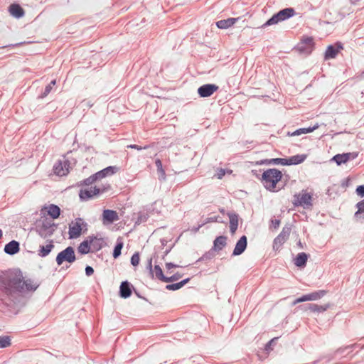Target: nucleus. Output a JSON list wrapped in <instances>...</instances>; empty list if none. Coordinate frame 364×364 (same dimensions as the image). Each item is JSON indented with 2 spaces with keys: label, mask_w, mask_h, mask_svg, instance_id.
<instances>
[{
  "label": "nucleus",
  "mask_w": 364,
  "mask_h": 364,
  "mask_svg": "<svg viewBox=\"0 0 364 364\" xmlns=\"http://www.w3.org/2000/svg\"><path fill=\"white\" fill-rule=\"evenodd\" d=\"M298 245H299L301 248H302V247H303V246H302V244H301V241H299V242H298Z\"/></svg>",
  "instance_id": "56"
},
{
  "label": "nucleus",
  "mask_w": 364,
  "mask_h": 364,
  "mask_svg": "<svg viewBox=\"0 0 364 364\" xmlns=\"http://www.w3.org/2000/svg\"><path fill=\"white\" fill-rule=\"evenodd\" d=\"M88 239L92 240L91 248H92L94 251H99L102 248L104 243L102 238H97L92 235L89 236Z\"/></svg>",
  "instance_id": "29"
},
{
  "label": "nucleus",
  "mask_w": 364,
  "mask_h": 364,
  "mask_svg": "<svg viewBox=\"0 0 364 364\" xmlns=\"http://www.w3.org/2000/svg\"><path fill=\"white\" fill-rule=\"evenodd\" d=\"M127 147L132 148V149H136V144H132V145L127 146Z\"/></svg>",
  "instance_id": "54"
},
{
  "label": "nucleus",
  "mask_w": 364,
  "mask_h": 364,
  "mask_svg": "<svg viewBox=\"0 0 364 364\" xmlns=\"http://www.w3.org/2000/svg\"><path fill=\"white\" fill-rule=\"evenodd\" d=\"M53 248V242L52 240H50L46 245H40L38 255L41 257H45L50 254Z\"/></svg>",
  "instance_id": "23"
},
{
  "label": "nucleus",
  "mask_w": 364,
  "mask_h": 364,
  "mask_svg": "<svg viewBox=\"0 0 364 364\" xmlns=\"http://www.w3.org/2000/svg\"><path fill=\"white\" fill-rule=\"evenodd\" d=\"M261 164H267V165H288L287 159L283 158H275L271 159H266L264 161H262Z\"/></svg>",
  "instance_id": "28"
},
{
  "label": "nucleus",
  "mask_w": 364,
  "mask_h": 364,
  "mask_svg": "<svg viewBox=\"0 0 364 364\" xmlns=\"http://www.w3.org/2000/svg\"><path fill=\"white\" fill-rule=\"evenodd\" d=\"M218 89V86L214 84H205L198 87V93L201 97L211 96Z\"/></svg>",
  "instance_id": "15"
},
{
  "label": "nucleus",
  "mask_w": 364,
  "mask_h": 364,
  "mask_svg": "<svg viewBox=\"0 0 364 364\" xmlns=\"http://www.w3.org/2000/svg\"><path fill=\"white\" fill-rule=\"evenodd\" d=\"M227 244V237L218 236L213 242V249L215 251L221 250Z\"/></svg>",
  "instance_id": "26"
},
{
  "label": "nucleus",
  "mask_w": 364,
  "mask_h": 364,
  "mask_svg": "<svg viewBox=\"0 0 364 364\" xmlns=\"http://www.w3.org/2000/svg\"><path fill=\"white\" fill-rule=\"evenodd\" d=\"M123 247V243L118 242L114 246V248L113 250L112 256L114 259L117 258L121 255V251Z\"/></svg>",
  "instance_id": "39"
},
{
  "label": "nucleus",
  "mask_w": 364,
  "mask_h": 364,
  "mask_svg": "<svg viewBox=\"0 0 364 364\" xmlns=\"http://www.w3.org/2000/svg\"><path fill=\"white\" fill-rule=\"evenodd\" d=\"M306 155L305 154H297L292 156L287 159L288 165H297L300 164L305 161Z\"/></svg>",
  "instance_id": "30"
},
{
  "label": "nucleus",
  "mask_w": 364,
  "mask_h": 364,
  "mask_svg": "<svg viewBox=\"0 0 364 364\" xmlns=\"http://www.w3.org/2000/svg\"><path fill=\"white\" fill-rule=\"evenodd\" d=\"M272 224L274 228H277L279 226L280 220L277 219L272 220Z\"/></svg>",
  "instance_id": "51"
},
{
  "label": "nucleus",
  "mask_w": 364,
  "mask_h": 364,
  "mask_svg": "<svg viewBox=\"0 0 364 364\" xmlns=\"http://www.w3.org/2000/svg\"><path fill=\"white\" fill-rule=\"evenodd\" d=\"M76 260L75 250L73 247L68 246L61 252H60L56 257L55 261L58 266H60L63 262H67L70 264L73 263Z\"/></svg>",
  "instance_id": "6"
},
{
  "label": "nucleus",
  "mask_w": 364,
  "mask_h": 364,
  "mask_svg": "<svg viewBox=\"0 0 364 364\" xmlns=\"http://www.w3.org/2000/svg\"><path fill=\"white\" fill-rule=\"evenodd\" d=\"M148 267L151 277L154 279L159 280L162 282H166L167 276H165L162 269L159 265L156 264L154 268L151 265V259L149 260Z\"/></svg>",
  "instance_id": "11"
},
{
  "label": "nucleus",
  "mask_w": 364,
  "mask_h": 364,
  "mask_svg": "<svg viewBox=\"0 0 364 364\" xmlns=\"http://www.w3.org/2000/svg\"><path fill=\"white\" fill-rule=\"evenodd\" d=\"M131 264L134 267H136V252H135L131 257Z\"/></svg>",
  "instance_id": "50"
},
{
  "label": "nucleus",
  "mask_w": 364,
  "mask_h": 364,
  "mask_svg": "<svg viewBox=\"0 0 364 364\" xmlns=\"http://www.w3.org/2000/svg\"><path fill=\"white\" fill-rule=\"evenodd\" d=\"M181 277H182V274L178 272L173 274V275H171L170 277L167 276L166 283L176 282V281L178 280L179 279H181Z\"/></svg>",
  "instance_id": "43"
},
{
  "label": "nucleus",
  "mask_w": 364,
  "mask_h": 364,
  "mask_svg": "<svg viewBox=\"0 0 364 364\" xmlns=\"http://www.w3.org/2000/svg\"><path fill=\"white\" fill-rule=\"evenodd\" d=\"M190 281V278L185 279L180 282L175 284H170L166 286V289L169 291H176L182 288L185 284H186Z\"/></svg>",
  "instance_id": "33"
},
{
  "label": "nucleus",
  "mask_w": 364,
  "mask_h": 364,
  "mask_svg": "<svg viewBox=\"0 0 364 364\" xmlns=\"http://www.w3.org/2000/svg\"><path fill=\"white\" fill-rule=\"evenodd\" d=\"M356 207L358 210L355 213V217L357 219L364 221V199L358 202L356 204Z\"/></svg>",
  "instance_id": "34"
},
{
  "label": "nucleus",
  "mask_w": 364,
  "mask_h": 364,
  "mask_svg": "<svg viewBox=\"0 0 364 364\" xmlns=\"http://www.w3.org/2000/svg\"><path fill=\"white\" fill-rule=\"evenodd\" d=\"M314 47V39L311 37L304 38L297 46L299 52L309 54L311 53Z\"/></svg>",
  "instance_id": "14"
},
{
  "label": "nucleus",
  "mask_w": 364,
  "mask_h": 364,
  "mask_svg": "<svg viewBox=\"0 0 364 364\" xmlns=\"http://www.w3.org/2000/svg\"><path fill=\"white\" fill-rule=\"evenodd\" d=\"M210 220L215 221V222H221V220H219V217L211 218H210Z\"/></svg>",
  "instance_id": "53"
},
{
  "label": "nucleus",
  "mask_w": 364,
  "mask_h": 364,
  "mask_svg": "<svg viewBox=\"0 0 364 364\" xmlns=\"http://www.w3.org/2000/svg\"><path fill=\"white\" fill-rule=\"evenodd\" d=\"M93 177L95 179V181H97L98 180L105 178V173L102 171V170H101V171L95 173V174H93Z\"/></svg>",
  "instance_id": "45"
},
{
  "label": "nucleus",
  "mask_w": 364,
  "mask_h": 364,
  "mask_svg": "<svg viewBox=\"0 0 364 364\" xmlns=\"http://www.w3.org/2000/svg\"><path fill=\"white\" fill-rule=\"evenodd\" d=\"M155 164H156V166L157 168V171L159 173V178L160 180H164L165 177H166V174H165L164 170L163 169L161 161L159 159H157L156 161Z\"/></svg>",
  "instance_id": "36"
},
{
  "label": "nucleus",
  "mask_w": 364,
  "mask_h": 364,
  "mask_svg": "<svg viewBox=\"0 0 364 364\" xmlns=\"http://www.w3.org/2000/svg\"><path fill=\"white\" fill-rule=\"evenodd\" d=\"M48 209V214L53 219H56L59 218L60 215V208L55 204H50L48 207L46 208Z\"/></svg>",
  "instance_id": "31"
},
{
  "label": "nucleus",
  "mask_w": 364,
  "mask_h": 364,
  "mask_svg": "<svg viewBox=\"0 0 364 364\" xmlns=\"http://www.w3.org/2000/svg\"><path fill=\"white\" fill-rule=\"evenodd\" d=\"M291 232V228L289 226L283 228L279 235L274 240L273 248L274 250H279V247L287 241L289 238Z\"/></svg>",
  "instance_id": "9"
},
{
  "label": "nucleus",
  "mask_w": 364,
  "mask_h": 364,
  "mask_svg": "<svg viewBox=\"0 0 364 364\" xmlns=\"http://www.w3.org/2000/svg\"><path fill=\"white\" fill-rule=\"evenodd\" d=\"M92 240H89L88 237L82 241L78 246L77 250L82 255H86L91 250Z\"/></svg>",
  "instance_id": "22"
},
{
  "label": "nucleus",
  "mask_w": 364,
  "mask_h": 364,
  "mask_svg": "<svg viewBox=\"0 0 364 364\" xmlns=\"http://www.w3.org/2000/svg\"><path fill=\"white\" fill-rule=\"evenodd\" d=\"M2 236H3V232H2L1 229H0V239L2 238Z\"/></svg>",
  "instance_id": "55"
},
{
  "label": "nucleus",
  "mask_w": 364,
  "mask_h": 364,
  "mask_svg": "<svg viewBox=\"0 0 364 364\" xmlns=\"http://www.w3.org/2000/svg\"><path fill=\"white\" fill-rule=\"evenodd\" d=\"M20 250L19 242L16 240H11L4 246V252L9 255H14Z\"/></svg>",
  "instance_id": "19"
},
{
  "label": "nucleus",
  "mask_w": 364,
  "mask_h": 364,
  "mask_svg": "<svg viewBox=\"0 0 364 364\" xmlns=\"http://www.w3.org/2000/svg\"><path fill=\"white\" fill-rule=\"evenodd\" d=\"M356 193L360 197H364V185L358 186L357 187Z\"/></svg>",
  "instance_id": "47"
},
{
  "label": "nucleus",
  "mask_w": 364,
  "mask_h": 364,
  "mask_svg": "<svg viewBox=\"0 0 364 364\" xmlns=\"http://www.w3.org/2000/svg\"><path fill=\"white\" fill-rule=\"evenodd\" d=\"M87 225V224L82 218H76L75 222L69 226V238L76 239L79 237L82 234V228H86Z\"/></svg>",
  "instance_id": "8"
},
{
  "label": "nucleus",
  "mask_w": 364,
  "mask_h": 364,
  "mask_svg": "<svg viewBox=\"0 0 364 364\" xmlns=\"http://www.w3.org/2000/svg\"><path fill=\"white\" fill-rule=\"evenodd\" d=\"M166 273L167 274H171L172 273V268H176V267H179L180 266L178 265V264H176L174 263H172V262H167L166 263Z\"/></svg>",
  "instance_id": "44"
},
{
  "label": "nucleus",
  "mask_w": 364,
  "mask_h": 364,
  "mask_svg": "<svg viewBox=\"0 0 364 364\" xmlns=\"http://www.w3.org/2000/svg\"><path fill=\"white\" fill-rule=\"evenodd\" d=\"M56 84V80H53L46 87L43 92L41 95V98L46 97L52 90L53 87Z\"/></svg>",
  "instance_id": "38"
},
{
  "label": "nucleus",
  "mask_w": 364,
  "mask_h": 364,
  "mask_svg": "<svg viewBox=\"0 0 364 364\" xmlns=\"http://www.w3.org/2000/svg\"><path fill=\"white\" fill-rule=\"evenodd\" d=\"M85 274L87 277H90L94 273V269L91 266H89V265H87L85 267Z\"/></svg>",
  "instance_id": "46"
},
{
  "label": "nucleus",
  "mask_w": 364,
  "mask_h": 364,
  "mask_svg": "<svg viewBox=\"0 0 364 364\" xmlns=\"http://www.w3.org/2000/svg\"><path fill=\"white\" fill-rule=\"evenodd\" d=\"M351 155V153L336 154L332 158V160L335 161L337 164V165H341L342 164H345L347 161H348L350 159Z\"/></svg>",
  "instance_id": "27"
},
{
  "label": "nucleus",
  "mask_w": 364,
  "mask_h": 364,
  "mask_svg": "<svg viewBox=\"0 0 364 364\" xmlns=\"http://www.w3.org/2000/svg\"><path fill=\"white\" fill-rule=\"evenodd\" d=\"M141 147H140L139 146H138V148H137V150H141Z\"/></svg>",
  "instance_id": "57"
},
{
  "label": "nucleus",
  "mask_w": 364,
  "mask_h": 364,
  "mask_svg": "<svg viewBox=\"0 0 364 364\" xmlns=\"http://www.w3.org/2000/svg\"><path fill=\"white\" fill-rule=\"evenodd\" d=\"M58 225L48 219L43 220L36 225L35 230L42 238H46L53 235Z\"/></svg>",
  "instance_id": "5"
},
{
  "label": "nucleus",
  "mask_w": 364,
  "mask_h": 364,
  "mask_svg": "<svg viewBox=\"0 0 364 364\" xmlns=\"http://www.w3.org/2000/svg\"><path fill=\"white\" fill-rule=\"evenodd\" d=\"M294 205L301 206L305 209H310L312 204V195L305 191H302L298 195L294 196Z\"/></svg>",
  "instance_id": "7"
},
{
  "label": "nucleus",
  "mask_w": 364,
  "mask_h": 364,
  "mask_svg": "<svg viewBox=\"0 0 364 364\" xmlns=\"http://www.w3.org/2000/svg\"><path fill=\"white\" fill-rule=\"evenodd\" d=\"M119 168L116 166H109L102 169V171L105 173V176H112L115 173L119 171Z\"/></svg>",
  "instance_id": "37"
},
{
  "label": "nucleus",
  "mask_w": 364,
  "mask_h": 364,
  "mask_svg": "<svg viewBox=\"0 0 364 364\" xmlns=\"http://www.w3.org/2000/svg\"><path fill=\"white\" fill-rule=\"evenodd\" d=\"M111 188L109 184H102L101 186L91 187L90 188L81 189L79 193V197L82 201H87L95 196L104 193Z\"/></svg>",
  "instance_id": "3"
},
{
  "label": "nucleus",
  "mask_w": 364,
  "mask_h": 364,
  "mask_svg": "<svg viewBox=\"0 0 364 364\" xmlns=\"http://www.w3.org/2000/svg\"><path fill=\"white\" fill-rule=\"evenodd\" d=\"M282 173L277 168H269L262 175L261 181L264 188L272 192L277 191V183L282 180Z\"/></svg>",
  "instance_id": "2"
},
{
  "label": "nucleus",
  "mask_w": 364,
  "mask_h": 364,
  "mask_svg": "<svg viewBox=\"0 0 364 364\" xmlns=\"http://www.w3.org/2000/svg\"><path fill=\"white\" fill-rule=\"evenodd\" d=\"M328 307H329L328 304L323 305V306L318 305V304H309V309L313 312H318V313L323 312V311H326L328 309Z\"/></svg>",
  "instance_id": "35"
},
{
  "label": "nucleus",
  "mask_w": 364,
  "mask_h": 364,
  "mask_svg": "<svg viewBox=\"0 0 364 364\" xmlns=\"http://www.w3.org/2000/svg\"><path fill=\"white\" fill-rule=\"evenodd\" d=\"M325 294L326 291L324 290H319L308 294H305L294 300L293 302V305H296L298 303L304 302L307 301H316L322 298Z\"/></svg>",
  "instance_id": "10"
},
{
  "label": "nucleus",
  "mask_w": 364,
  "mask_h": 364,
  "mask_svg": "<svg viewBox=\"0 0 364 364\" xmlns=\"http://www.w3.org/2000/svg\"><path fill=\"white\" fill-rule=\"evenodd\" d=\"M119 219L118 214L115 210H104L102 213V220L104 224H111Z\"/></svg>",
  "instance_id": "18"
},
{
  "label": "nucleus",
  "mask_w": 364,
  "mask_h": 364,
  "mask_svg": "<svg viewBox=\"0 0 364 364\" xmlns=\"http://www.w3.org/2000/svg\"><path fill=\"white\" fill-rule=\"evenodd\" d=\"M225 174V171L223 168L218 170L216 176L218 178L221 179Z\"/></svg>",
  "instance_id": "49"
},
{
  "label": "nucleus",
  "mask_w": 364,
  "mask_h": 364,
  "mask_svg": "<svg viewBox=\"0 0 364 364\" xmlns=\"http://www.w3.org/2000/svg\"><path fill=\"white\" fill-rule=\"evenodd\" d=\"M133 291L136 294V291L130 282L127 280L123 281L119 286V295L121 298L127 299L131 296Z\"/></svg>",
  "instance_id": "12"
},
{
  "label": "nucleus",
  "mask_w": 364,
  "mask_h": 364,
  "mask_svg": "<svg viewBox=\"0 0 364 364\" xmlns=\"http://www.w3.org/2000/svg\"><path fill=\"white\" fill-rule=\"evenodd\" d=\"M277 339V338H274L272 340H270L265 346V350L267 351L272 349V346L275 343V341Z\"/></svg>",
  "instance_id": "48"
},
{
  "label": "nucleus",
  "mask_w": 364,
  "mask_h": 364,
  "mask_svg": "<svg viewBox=\"0 0 364 364\" xmlns=\"http://www.w3.org/2000/svg\"><path fill=\"white\" fill-rule=\"evenodd\" d=\"M343 46L340 43L328 46L324 55L325 60L335 58Z\"/></svg>",
  "instance_id": "16"
},
{
  "label": "nucleus",
  "mask_w": 364,
  "mask_h": 364,
  "mask_svg": "<svg viewBox=\"0 0 364 364\" xmlns=\"http://www.w3.org/2000/svg\"><path fill=\"white\" fill-rule=\"evenodd\" d=\"M69 162L65 160L63 162L58 160L53 166V172L58 176H63L68 174L69 170Z\"/></svg>",
  "instance_id": "13"
},
{
  "label": "nucleus",
  "mask_w": 364,
  "mask_h": 364,
  "mask_svg": "<svg viewBox=\"0 0 364 364\" xmlns=\"http://www.w3.org/2000/svg\"><path fill=\"white\" fill-rule=\"evenodd\" d=\"M295 15V11L293 8H285L275 14H274L263 25L262 28H265L272 25L277 24L281 21H285Z\"/></svg>",
  "instance_id": "4"
},
{
  "label": "nucleus",
  "mask_w": 364,
  "mask_h": 364,
  "mask_svg": "<svg viewBox=\"0 0 364 364\" xmlns=\"http://www.w3.org/2000/svg\"><path fill=\"white\" fill-rule=\"evenodd\" d=\"M82 105L83 107L86 106L87 107H91L92 106V104L90 103V101H87V100H83L82 102H81Z\"/></svg>",
  "instance_id": "52"
},
{
  "label": "nucleus",
  "mask_w": 364,
  "mask_h": 364,
  "mask_svg": "<svg viewBox=\"0 0 364 364\" xmlns=\"http://www.w3.org/2000/svg\"><path fill=\"white\" fill-rule=\"evenodd\" d=\"M149 218V215L146 212L140 211L138 213V225L141 223L146 222Z\"/></svg>",
  "instance_id": "42"
},
{
  "label": "nucleus",
  "mask_w": 364,
  "mask_h": 364,
  "mask_svg": "<svg viewBox=\"0 0 364 364\" xmlns=\"http://www.w3.org/2000/svg\"><path fill=\"white\" fill-rule=\"evenodd\" d=\"M247 239L245 235L242 236L240 240L237 242L234 248L232 255L238 256L242 254L247 248Z\"/></svg>",
  "instance_id": "17"
},
{
  "label": "nucleus",
  "mask_w": 364,
  "mask_h": 364,
  "mask_svg": "<svg viewBox=\"0 0 364 364\" xmlns=\"http://www.w3.org/2000/svg\"><path fill=\"white\" fill-rule=\"evenodd\" d=\"M11 345V339L8 336H0V348H6Z\"/></svg>",
  "instance_id": "40"
},
{
  "label": "nucleus",
  "mask_w": 364,
  "mask_h": 364,
  "mask_svg": "<svg viewBox=\"0 0 364 364\" xmlns=\"http://www.w3.org/2000/svg\"><path fill=\"white\" fill-rule=\"evenodd\" d=\"M9 11L12 16L17 18H21L24 15L23 9L20 5L16 4L10 5Z\"/></svg>",
  "instance_id": "20"
},
{
  "label": "nucleus",
  "mask_w": 364,
  "mask_h": 364,
  "mask_svg": "<svg viewBox=\"0 0 364 364\" xmlns=\"http://www.w3.org/2000/svg\"><path fill=\"white\" fill-rule=\"evenodd\" d=\"M238 18H228L216 22V26L220 29H226L238 21Z\"/></svg>",
  "instance_id": "21"
},
{
  "label": "nucleus",
  "mask_w": 364,
  "mask_h": 364,
  "mask_svg": "<svg viewBox=\"0 0 364 364\" xmlns=\"http://www.w3.org/2000/svg\"><path fill=\"white\" fill-rule=\"evenodd\" d=\"M308 257L309 255L305 252L299 253L294 259V264L298 267H305Z\"/></svg>",
  "instance_id": "25"
},
{
  "label": "nucleus",
  "mask_w": 364,
  "mask_h": 364,
  "mask_svg": "<svg viewBox=\"0 0 364 364\" xmlns=\"http://www.w3.org/2000/svg\"><path fill=\"white\" fill-rule=\"evenodd\" d=\"M95 182H96L95 179L94 178L93 175H92L90 177H88V178H87L80 181L78 183V186H90V185L92 184Z\"/></svg>",
  "instance_id": "41"
},
{
  "label": "nucleus",
  "mask_w": 364,
  "mask_h": 364,
  "mask_svg": "<svg viewBox=\"0 0 364 364\" xmlns=\"http://www.w3.org/2000/svg\"><path fill=\"white\" fill-rule=\"evenodd\" d=\"M38 287L31 279L24 280L20 269H10L0 274V291L10 301L8 306L19 303L23 294L34 291Z\"/></svg>",
  "instance_id": "1"
},
{
  "label": "nucleus",
  "mask_w": 364,
  "mask_h": 364,
  "mask_svg": "<svg viewBox=\"0 0 364 364\" xmlns=\"http://www.w3.org/2000/svg\"><path fill=\"white\" fill-rule=\"evenodd\" d=\"M318 127H319V125H318V123H316L313 127H309L308 128H301V129H299L294 131V132H292L290 135L291 136H299V135H301V134H303L311 133L313 131H314L316 129H318Z\"/></svg>",
  "instance_id": "32"
},
{
  "label": "nucleus",
  "mask_w": 364,
  "mask_h": 364,
  "mask_svg": "<svg viewBox=\"0 0 364 364\" xmlns=\"http://www.w3.org/2000/svg\"><path fill=\"white\" fill-rule=\"evenodd\" d=\"M228 215L230 219V230L233 234L235 232L238 227V215L233 213H228Z\"/></svg>",
  "instance_id": "24"
}]
</instances>
